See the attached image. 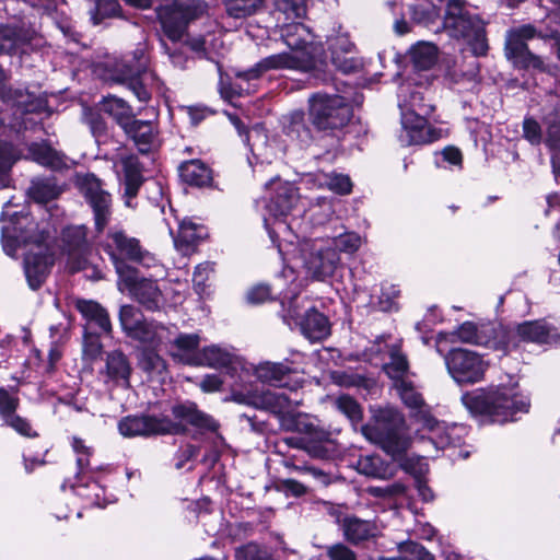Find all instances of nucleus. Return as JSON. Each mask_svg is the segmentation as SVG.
<instances>
[{
  "mask_svg": "<svg viewBox=\"0 0 560 560\" xmlns=\"http://www.w3.org/2000/svg\"><path fill=\"white\" fill-rule=\"evenodd\" d=\"M12 201L3 207L1 235L3 250L14 256L21 246L28 247L24 254V272L28 285L36 290L45 281L54 265V257L46 243L48 234L37 231V224L27 213L10 212Z\"/></svg>",
  "mask_w": 560,
  "mask_h": 560,
  "instance_id": "f257e3e1",
  "label": "nucleus"
},
{
  "mask_svg": "<svg viewBox=\"0 0 560 560\" xmlns=\"http://www.w3.org/2000/svg\"><path fill=\"white\" fill-rule=\"evenodd\" d=\"M462 402L471 415L485 416L499 423L516 420V415L528 412L530 406L517 383L467 392L462 396Z\"/></svg>",
  "mask_w": 560,
  "mask_h": 560,
  "instance_id": "f03ea898",
  "label": "nucleus"
},
{
  "mask_svg": "<svg viewBox=\"0 0 560 560\" xmlns=\"http://www.w3.org/2000/svg\"><path fill=\"white\" fill-rule=\"evenodd\" d=\"M277 247L284 259L301 260L306 273L315 280L331 277L340 264L339 254L325 241H300L292 234L291 238H282Z\"/></svg>",
  "mask_w": 560,
  "mask_h": 560,
  "instance_id": "7ed1b4c3",
  "label": "nucleus"
},
{
  "mask_svg": "<svg viewBox=\"0 0 560 560\" xmlns=\"http://www.w3.org/2000/svg\"><path fill=\"white\" fill-rule=\"evenodd\" d=\"M442 26L451 38L466 44L475 56L487 54L485 22L470 12L465 0H447Z\"/></svg>",
  "mask_w": 560,
  "mask_h": 560,
  "instance_id": "20e7f679",
  "label": "nucleus"
},
{
  "mask_svg": "<svg viewBox=\"0 0 560 560\" xmlns=\"http://www.w3.org/2000/svg\"><path fill=\"white\" fill-rule=\"evenodd\" d=\"M366 440L378 445L394 458L402 455L409 447L404 417L394 408L382 409L374 422L361 428Z\"/></svg>",
  "mask_w": 560,
  "mask_h": 560,
  "instance_id": "39448f33",
  "label": "nucleus"
},
{
  "mask_svg": "<svg viewBox=\"0 0 560 560\" xmlns=\"http://www.w3.org/2000/svg\"><path fill=\"white\" fill-rule=\"evenodd\" d=\"M535 37L545 40H553L552 47L560 60V32L553 30L541 32L530 24H525L508 31L505 36V56L515 67L522 69L533 68L540 71L545 70V63L541 58L533 54L527 46V40Z\"/></svg>",
  "mask_w": 560,
  "mask_h": 560,
  "instance_id": "423d86ee",
  "label": "nucleus"
},
{
  "mask_svg": "<svg viewBox=\"0 0 560 560\" xmlns=\"http://www.w3.org/2000/svg\"><path fill=\"white\" fill-rule=\"evenodd\" d=\"M267 190L270 191L266 209L268 213L275 218L271 226L268 219L265 218V225L268 229L270 238L277 245L282 238H291V223L284 219L299 201L296 188L280 178H272L266 184Z\"/></svg>",
  "mask_w": 560,
  "mask_h": 560,
  "instance_id": "0eeeda50",
  "label": "nucleus"
},
{
  "mask_svg": "<svg viewBox=\"0 0 560 560\" xmlns=\"http://www.w3.org/2000/svg\"><path fill=\"white\" fill-rule=\"evenodd\" d=\"M350 97L316 93L310 97V116L319 130L337 129L346 126L352 116Z\"/></svg>",
  "mask_w": 560,
  "mask_h": 560,
  "instance_id": "6e6552de",
  "label": "nucleus"
},
{
  "mask_svg": "<svg viewBox=\"0 0 560 560\" xmlns=\"http://www.w3.org/2000/svg\"><path fill=\"white\" fill-rule=\"evenodd\" d=\"M395 387L404 404L415 411V416L424 428L435 433V436L429 439L436 448H445L455 443V427L450 429L440 423L428 410L422 396L415 389L411 383L399 381Z\"/></svg>",
  "mask_w": 560,
  "mask_h": 560,
  "instance_id": "1a4fd4ad",
  "label": "nucleus"
},
{
  "mask_svg": "<svg viewBox=\"0 0 560 560\" xmlns=\"http://www.w3.org/2000/svg\"><path fill=\"white\" fill-rule=\"evenodd\" d=\"M84 225L67 226L62 231V246L68 256V267L72 272L85 271L86 278L102 279V272L93 264V252L86 238Z\"/></svg>",
  "mask_w": 560,
  "mask_h": 560,
  "instance_id": "9d476101",
  "label": "nucleus"
},
{
  "mask_svg": "<svg viewBox=\"0 0 560 560\" xmlns=\"http://www.w3.org/2000/svg\"><path fill=\"white\" fill-rule=\"evenodd\" d=\"M203 11L205 5L196 0H174L161 7L158 16L164 35L176 44L185 35L188 24Z\"/></svg>",
  "mask_w": 560,
  "mask_h": 560,
  "instance_id": "9b49d317",
  "label": "nucleus"
},
{
  "mask_svg": "<svg viewBox=\"0 0 560 560\" xmlns=\"http://www.w3.org/2000/svg\"><path fill=\"white\" fill-rule=\"evenodd\" d=\"M451 377L459 385L481 382L488 369L483 358L471 350L453 348L444 357Z\"/></svg>",
  "mask_w": 560,
  "mask_h": 560,
  "instance_id": "f8f14e48",
  "label": "nucleus"
},
{
  "mask_svg": "<svg viewBox=\"0 0 560 560\" xmlns=\"http://www.w3.org/2000/svg\"><path fill=\"white\" fill-rule=\"evenodd\" d=\"M287 305H283V319L291 326L294 325L300 327L301 332L310 340L316 341L322 340L330 335V324L328 318L319 313L316 308L311 307L305 313H302L298 298H288Z\"/></svg>",
  "mask_w": 560,
  "mask_h": 560,
  "instance_id": "ddd939ff",
  "label": "nucleus"
},
{
  "mask_svg": "<svg viewBox=\"0 0 560 560\" xmlns=\"http://www.w3.org/2000/svg\"><path fill=\"white\" fill-rule=\"evenodd\" d=\"M314 52L307 55L303 51L271 55L258 61L250 69L237 72L236 77L245 81H252L257 80L269 70L311 71L314 70Z\"/></svg>",
  "mask_w": 560,
  "mask_h": 560,
  "instance_id": "4468645a",
  "label": "nucleus"
},
{
  "mask_svg": "<svg viewBox=\"0 0 560 560\" xmlns=\"http://www.w3.org/2000/svg\"><path fill=\"white\" fill-rule=\"evenodd\" d=\"M77 185L93 211L95 229L103 232L112 218V196L94 174L79 175Z\"/></svg>",
  "mask_w": 560,
  "mask_h": 560,
  "instance_id": "2eb2a0df",
  "label": "nucleus"
},
{
  "mask_svg": "<svg viewBox=\"0 0 560 560\" xmlns=\"http://www.w3.org/2000/svg\"><path fill=\"white\" fill-rule=\"evenodd\" d=\"M450 340L494 350L505 349L506 347L505 336L501 328L497 329L492 324H476L474 322H465L459 325L451 334Z\"/></svg>",
  "mask_w": 560,
  "mask_h": 560,
  "instance_id": "dca6fc26",
  "label": "nucleus"
},
{
  "mask_svg": "<svg viewBox=\"0 0 560 560\" xmlns=\"http://www.w3.org/2000/svg\"><path fill=\"white\" fill-rule=\"evenodd\" d=\"M118 430L125 438L178 434L183 428L168 418L153 416H128L118 422Z\"/></svg>",
  "mask_w": 560,
  "mask_h": 560,
  "instance_id": "f3484780",
  "label": "nucleus"
},
{
  "mask_svg": "<svg viewBox=\"0 0 560 560\" xmlns=\"http://www.w3.org/2000/svg\"><path fill=\"white\" fill-rule=\"evenodd\" d=\"M444 130L428 124L425 117L417 115L416 112L401 113V130L398 140L401 145H421L441 139Z\"/></svg>",
  "mask_w": 560,
  "mask_h": 560,
  "instance_id": "a211bd4d",
  "label": "nucleus"
},
{
  "mask_svg": "<svg viewBox=\"0 0 560 560\" xmlns=\"http://www.w3.org/2000/svg\"><path fill=\"white\" fill-rule=\"evenodd\" d=\"M232 400L238 404L250 405L258 409L268 410L275 415L282 416L283 420L287 419L285 416H290L299 405L298 401H293L291 397L284 393L276 390H264L260 393H243L234 390L232 393Z\"/></svg>",
  "mask_w": 560,
  "mask_h": 560,
  "instance_id": "6ab92c4d",
  "label": "nucleus"
},
{
  "mask_svg": "<svg viewBox=\"0 0 560 560\" xmlns=\"http://www.w3.org/2000/svg\"><path fill=\"white\" fill-rule=\"evenodd\" d=\"M140 248L137 238L130 237L119 230H112L104 245V249L110 256L119 278L127 275L128 271H133L124 260L133 261L140 253Z\"/></svg>",
  "mask_w": 560,
  "mask_h": 560,
  "instance_id": "aec40b11",
  "label": "nucleus"
},
{
  "mask_svg": "<svg viewBox=\"0 0 560 560\" xmlns=\"http://www.w3.org/2000/svg\"><path fill=\"white\" fill-rule=\"evenodd\" d=\"M281 36L291 52H314V69L323 63V46L315 42L311 30L301 22L287 23L281 27Z\"/></svg>",
  "mask_w": 560,
  "mask_h": 560,
  "instance_id": "412c9836",
  "label": "nucleus"
},
{
  "mask_svg": "<svg viewBox=\"0 0 560 560\" xmlns=\"http://www.w3.org/2000/svg\"><path fill=\"white\" fill-rule=\"evenodd\" d=\"M120 81L132 91L140 102L143 103L151 98L153 90H158L160 88V82L155 73L147 69V59L143 51H140L137 68L132 69L128 66L127 71L120 78Z\"/></svg>",
  "mask_w": 560,
  "mask_h": 560,
  "instance_id": "4be33fe9",
  "label": "nucleus"
},
{
  "mask_svg": "<svg viewBox=\"0 0 560 560\" xmlns=\"http://www.w3.org/2000/svg\"><path fill=\"white\" fill-rule=\"evenodd\" d=\"M119 280L145 310L158 311L163 305V294L155 280L138 278L135 270L128 271Z\"/></svg>",
  "mask_w": 560,
  "mask_h": 560,
  "instance_id": "5701e85b",
  "label": "nucleus"
},
{
  "mask_svg": "<svg viewBox=\"0 0 560 560\" xmlns=\"http://www.w3.org/2000/svg\"><path fill=\"white\" fill-rule=\"evenodd\" d=\"M302 372V369L285 360L283 362H264L256 368L257 377L273 386L288 387L292 374Z\"/></svg>",
  "mask_w": 560,
  "mask_h": 560,
  "instance_id": "b1692460",
  "label": "nucleus"
},
{
  "mask_svg": "<svg viewBox=\"0 0 560 560\" xmlns=\"http://www.w3.org/2000/svg\"><path fill=\"white\" fill-rule=\"evenodd\" d=\"M122 130L141 153H148L160 145L159 131L152 121L133 119Z\"/></svg>",
  "mask_w": 560,
  "mask_h": 560,
  "instance_id": "393cba45",
  "label": "nucleus"
},
{
  "mask_svg": "<svg viewBox=\"0 0 560 560\" xmlns=\"http://www.w3.org/2000/svg\"><path fill=\"white\" fill-rule=\"evenodd\" d=\"M132 368L127 355L114 350L106 353L105 368L101 373L105 376V382H112L115 385L128 387Z\"/></svg>",
  "mask_w": 560,
  "mask_h": 560,
  "instance_id": "a878e982",
  "label": "nucleus"
},
{
  "mask_svg": "<svg viewBox=\"0 0 560 560\" xmlns=\"http://www.w3.org/2000/svg\"><path fill=\"white\" fill-rule=\"evenodd\" d=\"M89 457L90 455H77V465L79 468L77 477L79 478V482L77 485H73L72 488L74 489L78 495H81L89 500L92 505L105 506L108 503V501L105 498V490L103 489V487L97 481L94 480L84 483L83 479L81 478V475H85L90 466Z\"/></svg>",
  "mask_w": 560,
  "mask_h": 560,
  "instance_id": "bb28decb",
  "label": "nucleus"
},
{
  "mask_svg": "<svg viewBox=\"0 0 560 560\" xmlns=\"http://www.w3.org/2000/svg\"><path fill=\"white\" fill-rule=\"evenodd\" d=\"M340 528L345 539L352 545H359L378 535V527L375 522L353 515L345 516L340 521Z\"/></svg>",
  "mask_w": 560,
  "mask_h": 560,
  "instance_id": "cd10ccee",
  "label": "nucleus"
},
{
  "mask_svg": "<svg viewBox=\"0 0 560 560\" xmlns=\"http://www.w3.org/2000/svg\"><path fill=\"white\" fill-rule=\"evenodd\" d=\"M77 308L86 319L85 331L110 334L112 324L108 313L98 303L80 300L77 302Z\"/></svg>",
  "mask_w": 560,
  "mask_h": 560,
  "instance_id": "c85d7f7f",
  "label": "nucleus"
},
{
  "mask_svg": "<svg viewBox=\"0 0 560 560\" xmlns=\"http://www.w3.org/2000/svg\"><path fill=\"white\" fill-rule=\"evenodd\" d=\"M283 425L287 430L296 431L304 434L307 440H313L314 443L322 444L329 439V433L319 428L316 419L311 418L304 413L291 415L284 419Z\"/></svg>",
  "mask_w": 560,
  "mask_h": 560,
  "instance_id": "c756f323",
  "label": "nucleus"
},
{
  "mask_svg": "<svg viewBox=\"0 0 560 560\" xmlns=\"http://www.w3.org/2000/svg\"><path fill=\"white\" fill-rule=\"evenodd\" d=\"M172 329L175 326L166 327L154 322L143 319L129 335L130 338L150 346L167 345L172 340Z\"/></svg>",
  "mask_w": 560,
  "mask_h": 560,
  "instance_id": "7c9ffc66",
  "label": "nucleus"
},
{
  "mask_svg": "<svg viewBox=\"0 0 560 560\" xmlns=\"http://www.w3.org/2000/svg\"><path fill=\"white\" fill-rule=\"evenodd\" d=\"M517 335L525 341L552 345L559 341V334L544 320L524 322L516 328Z\"/></svg>",
  "mask_w": 560,
  "mask_h": 560,
  "instance_id": "2f4dec72",
  "label": "nucleus"
},
{
  "mask_svg": "<svg viewBox=\"0 0 560 560\" xmlns=\"http://www.w3.org/2000/svg\"><path fill=\"white\" fill-rule=\"evenodd\" d=\"M172 413L178 420L177 423H179L183 428V430L179 433L185 431L183 424L184 422L189 423L196 428L209 431H214L217 429L215 421L208 415L198 410L197 406L194 402L175 405L172 408ZM173 422L176 423L175 421Z\"/></svg>",
  "mask_w": 560,
  "mask_h": 560,
  "instance_id": "473e14b6",
  "label": "nucleus"
},
{
  "mask_svg": "<svg viewBox=\"0 0 560 560\" xmlns=\"http://www.w3.org/2000/svg\"><path fill=\"white\" fill-rule=\"evenodd\" d=\"M199 342L200 339L197 334H179L174 337V332L172 331V340L170 343L173 348L171 349V354L183 363L196 365V362H199L198 358L200 351H197Z\"/></svg>",
  "mask_w": 560,
  "mask_h": 560,
  "instance_id": "72a5a7b5",
  "label": "nucleus"
},
{
  "mask_svg": "<svg viewBox=\"0 0 560 560\" xmlns=\"http://www.w3.org/2000/svg\"><path fill=\"white\" fill-rule=\"evenodd\" d=\"M206 230L202 225L194 223L191 220H183L179 223L177 235L174 237V244L177 250L188 256L194 253L197 243L206 236Z\"/></svg>",
  "mask_w": 560,
  "mask_h": 560,
  "instance_id": "f704fd0d",
  "label": "nucleus"
},
{
  "mask_svg": "<svg viewBox=\"0 0 560 560\" xmlns=\"http://www.w3.org/2000/svg\"><path fill=\"white\" fill-rule=\"evenodd\" d=\"M120 164L124 172L126 205L130 206V200L137 196L143 183L142 167L135 155L122 156Z\"/></svg>",
  "mask_w": 560,
  "mask_h": 560,
  "instance_id": "c9c22d12",
  "label": "nucleus"
},
{
  "mask_svg": "<svg viewBox=\"0 0 560 560\" xmlns=\"http://www.w3.org/2000/svg\"><path fill=\"white\" fill-rule=\"evenodd\" d=\"M542 122L547 129V144L560 153V98L553 97L544 108Z\"/></svg>",
  "mask_w": 560,
  "mask_h": 560,
  "instance_id": "e433bc0d",
  "label": "nucleus"
},
{
  "mask_svg": "<svg viewBox=\"0 0 560 560\" xmlns=\"http://www.w3.org/2000/svg\"><path fill=\"white\" fill-rule=\"evenodd\" d=\"M358 471L368 477L388 479L394 476V466L385 462L380 455H366L359 458Z\"/></svg>",
  "mask_w": 560,
  "mask_h": 560,
  "instance_id": "4c0bfd02",
  "label": "nucleus"
},
{
  "mask_svg": "<svg viewBox=\"0 0 560 560\" xmlns=\"http://www.w3.org/2000/svg\"><path fill=\"white\" fill-rule=\"evenodd\" d=\"M179 175L185 183L198 187L210 184L212 179L211 171L200 160H190L182 163Z\"/></svg>",
  "mask_w": 560,
  "mask_h": 560,
  "instance_id": "58836bf2",
  "label": "nucleus"
},
{
  "mask_svg": "<svg viewBox=\"0 0 560 560\" xmlns=\"http://www.w3.org/2000/svg\"><path fill=\"white\" fill-rule=\"evenodd\" d=\"M196 365H206L214 369L230 368L235 370L236 362L234 355L228 350L218 346H209L203 348L198 358Z\"/></svg>",
  "mask_w": 560,
  "mask_h": 560,
  "instance_id": "ea45409f",
  "label": "nucleus"
},
{
  "mask_svg": "<svg viewBox=\"0 0 560 560\" xmlns=\"http://www.w3.org/2000/svg\"><path fill=\"white\" fill-rule=\"evenodd\" d=\"M102 109L113 116L122 129L135 119L132 108L128 105V103L125 100L114 95L104 97L102 102Z\"/></svg>",
  "mask_w": 560,
  "mask_h": 560,
  "instance_id": "a19ab883",
  "label": "nucleus"
},
{
  "mask_svg": "<svg viewBox=\"0 0 560 560\" xmlns=\"http://www.w3.org/2000/svg\"><path fill=\"white\" fill-rule=\"evenodd\" d=\"M266 0H221L225 13L232 19H246L264 8Z\"/></svg>",
  "mask_w": 560,
  "mask_h": 560,
  "instance_id": "79ce46f5",
  "label": "nucleus"
},
{
  "mask_svg": "<svg viewBox=\"0 0 560 560\" xmlns=\"http://www.w3.org/2000/svg\"><path fill=\"white\" fill-rule=\"evenodd\" d=\"M409 86L401 85L399 90V107L402 112H416L417 115H420L422 117L429 115L433 107L429 104L424 103V98L422 94L418 91L411 92L410 97L406 98V93L408 92Z\"/></svg>",
  "mask_w": 560,
  "mask_h": 560,
  "instance_id": "37998d69",
  "label": "nucleus"
},
{
  "mask_svg": "<svg viewBox=\"0 0 560 560\" xmlns=\"http://www.w3.org/2000/svg\"><path fill=\"white\" fill-rule=\"evenodd\" d=\"M410 59L419 70L430 69L438 59V48L430 43H418L410 49Z\"/></svg>",
  "mask_w": 560,
  "mask_h": 560,
  "instance_id": "c03bdc74",
  "label": "nucleus"
},
{
  "mask_svg": "<svg viewBox=\"0 0 560 560\" xmlns=\"http://www.w3.org/2000/svg\"><path fill=\"white\" fill-rule=\"evenodd\" d=\"M284 131L289 137L302 143L308 142L312 138L311 129L305 124L303 112H293L287 117Z\"/></svg>",
  "mask_w": 560,
  "mask_h": 560,
  "instance_id": "a18cd8bd",
  "label": "nucleus"
},
{
  "mask_svg": "<svg viewBox=\"0 0 560 560\" xmlns=\"http://www.w3.org/2000/svg\"><path fill=\"white\" fill-rule=\"evenodd\" d=\"M398 557H380L378 560H434V557L423 546L416 541L398 544Z\"/></svg>",
  "mask_w": 560,
  "mask_h": 560,
  "instance_id": "49530a36",
  "label": "nucleus"
},
{
  "mask_svg": "<svg viewBox=\"0 0 560 560\" xmlns=\"http://www.w3.org/2000/svg\"><path fill=\"white\" fill-rule=\"evenodd\" d=\"M28 153L40 165L55 168L61 164L60 155L46 143H32Z\"/></svg>",
  "mask_w": 560,
  "mask_h": 560,
  "instance_id": "de8ad7c7",
  "label": "nucleus"
},
{
  "mask_svg": "<svg viewBox=\"0 0 560 560\" xmlns=\"http://www.w3.org/2000/svg\"><path fill=\"white\" fill-rule=\"evenodd\" d=\"M20 159V152L9 142L0 141V189L9 185L8 172Z\"/></svg>",
  "mask_w": 560,
  "mask_h": 560,
  "instance_id": "09e8293b",
  "label": "nucleus"
},
{
  "mask_svg": "<svg viewBox=\"0 0 560 560\" xmlns=\"http://www.w3.org/2000/svg\"><path fill=\"white\" fill-rule=\"evenodd\" d=\"M31 197L38 203H46L60 194L59 187L49 178L38 179L32 183L30 188Z\"/></svg>",
  "mask_w": 560,
  "mask_h": 560,
  "instance_id": "8fccbe9b",
  "label": "nucleus"
},
{
  "mask_svg": "<svg viewBox=\"0 0 560 560\" xmlns=\"http://www.w3.org/2000/svg\"><path fill=\"white\" fill-rule=\"evenodd\" d=\"M26 40L21 30L0 24V54H11Z\"/></svg>",
  "mask_w": 560,
  "mask_h": 560,
  "instance_id": "3c124183",
  "label": "nucleus"
},
{
  "mask_svg": "<svg viewBox=\"0 0 560 560\" xmlns=\"http://www.w3.org/2000/svg\"><path fill=\"white\" fill-rule=\"evenodd\" d=\"M410 12L413 21L429 28H433L440 19L439 10L432 3H417L410 7Z\"/></svg>",
  "mask_w": 560,
  "mask_h": 560,
  "instance_id": "603ef678",
  "label": "nucleus"
},
{
  "mask_svg": "<svg viewBox=\"0 0 560 560\" xmlns=\"http://www.w3.org/2000/svg\"><path fill=\"white\" fill-rule=\"evenodd\" d=\"M139 366L149 375H162L166 370L164 359L152 349H145L141 352Z\"/></svg>",
  "mask_w": 560,
  "mask_h": 560,
  "instance_id": "864d4df0",
  "label": "nucleus"
},
{
  "mask_svg": "<svg viewBox=\"0 0 560 560\" xmlns=\"http://www.w3.org/2000/svg\"><path fill=\"white\" fill-rule=\"evenodd\" d=\"M320 186L327 187L329 190L339 194L347 195L352 189V183L349 176L338 173L322 174L318 177Z\"/></svg>",
  "mask_w": 560,
  "mask_h": 560,
  "instance_id": "5fc2aeb1",
  "label": "nucleus"
},
{
  "mask_svg": "<svg viewBox=\"0 0 560 560\" xmlns=\"http://www.w3.org/2000/svg\"><path fill=\"white\" fill-rule=\"evenodd\" d=\"M384 371L395 381V384L399 381H405L404 376L408 371L406 357L398 349H393L390 351V361L384 364Z\"/></svg>",
  "mask_w": 560,
  "mask_h": 560,
  "instance_id": "6e6d98bb",
  "label": "nucleus"
},
{
  "mask_svg": "<svg viewBox=\"0 0 560 560\" xmlns=\"http://www.w3.org/2000/svg\"><path fill=\"white\" fill-rule=\"evenodd\" d=\"M235 560H275L271 552L256 542H248L235 549Z\"/></svg>",
  "mask_w": 560,
  "mask_h": 560,
  "instance_id": "4d7b16f0",
  "label": "nucleus"
},
{
  "mask_svg": "<svg viewBox=\"0 0 560 560\" xmlns=\"http://www.w3.org/2000/svg\"><path fill=\"white\" fill-rule=\"evenodd\" d=\"M325 243L331 246L338 254L339 252L353 254L360 248L362 241L360 235L350 232L341 234L332 240L325 241Z\"/></svg>",
  "mask_w": 560,
  "mask_h": 560,
  "instance_id": "13d9d810",
  "label": "nucleus"
},
{
  "mask_svg": "<svg viewBox=\"0 0 560 560\" xmlns=\"http://www.w3.org/2000/svg\"><path fill=\"white\" fill-rule=\"evenodd\" d=\"M119 10L117 0H95V7L91 10V20L94 24H98L106 18L117 16Z\"/></svg>",
  "mask_w": 560,
  "mask_h": 560,
  "instance_id": "bf43d9fd",
  "label": "nucleus"
},
{
  "mask_svg": "<svg viewBox=\"0 0 560 560\" xmlns=\"http://www.w3.org/2000/svg\"><path fill=\"white\" fill-rule=\"evenodd\" d=\"M139 308L132 305H122L119 311V320L122 330L129 336L130 332L143 320Z\"/></svg>",
  "mask_w": 560,
  "mask_h": 560,
  "instance_id": "052dcab7",
  "label": "nucleus"
},
{
  "mask_svg": "<svg viewBox=\"0 0 560 560\" xmlns=\"http://www.w3.org/2000/svg\"><path fill=\"white\" fill-rule=\"evenodd\" d=\"M275 4L287 19H302L306 14V0H275Z\"/></svg>",
  "mask_w": 560,
  "mask_h": 560,
  "instance_id": "680f3d73",
  "label": "nucleus"
},
{
  "mask_svg": "<svg viewBox=\"0 0 560 560\" xmlns=\"http://www.w3.org/2000/svg\"><path fill=\"white\" fill-rule=\"evenodd\" d=\"M335 405L339 411L346 415L351 421L358 422L362 419V410L360 405L348 395L339 396Z\"/></svg>",
  "mask_w": 560,
  "mask_h": 560,
  "instance_id": "e2e57ef3",
  "label": "nucleus"
},
{
  "mask_svg": "<svg viewBox=\"0 0 560 560\" xmlns=\"http://www.w3.org/2000/svg\"><path fill=\"white\" fill-rule=\"evenodd\" d=\"M285 442L293 447L306 451L311 456L323 458L327 454V450L322 444L314 443L313 440L306 438H288Z\"/></svg>",
  "mask_w": 560,
  "mask_h": 560,
  "instance_id": "0e129e2a",
  "label": "nucleus"
},
{
  "mask_svg": "<svg viewBox=\"0 0 560 560\" xmlns=\"http://www.w3.org/2000/svg\"><path fill=\"white\" fill-rule=\"evenodd\" d=\"M331 62L342 73H352L362 67L360 59L355 56L354 49L348 55H332Z\"/></svg>",
  "mask_w": 560,
  "mask_h": 560,
  "instance_id": "69168bd1",
  "label": "nucleus"
},
{
  "mask_svg": "<svg viewBox=\"0 0 560 560\" xmlns=\"http://www.w3.org/2000/svg\"><path fill=\"white\" fill-rule=\"evenodd\" d=\"M328 560H358V553L343 542H335L325 547Z\"/></svg>",
  "mask_w": 560,
  "mask_h": 560,
  "instance_id": "338daca9",
  "label": "nucleus"
},
{
  "mask_svg": "<svg viewBox=\"0 0 560 560\" xmlns=\"http://www.w3.org/2000/svg\"><path fill=\"white\" fill-rule=\"evenodd\" d=\"M83 121L89 126L91 133L95 138H100L106 132V122L102 115L93 109H84Z\"/></svg>",
  "mask_w": 560,
  "mask_h": 560,
  "instance_id": "774afa93",
  "label": "nucleus"
}]
</instances>
